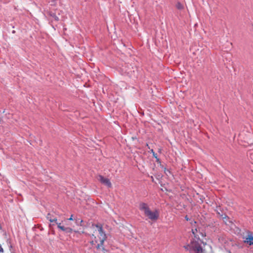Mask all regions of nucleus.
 Listing matches in <instances>:
<instances>
[{
	"label": "nucleus",
	"instance_id": "1",
	"mask_svg": "<svg viewBox=\"0 0 253 253\" xmlns=\"http://www.w3.org/2000/svg\"><path fill=\"white\" fill-rule=\"evenodd\" d=\"M194 238L191 240L190 243L184 246V249L190 253H204V247L206 245L201 239L198 234L197 228L192 229Z\"/></svg>",
	"mask_w": 253,
	"mask_h": 253
},
{
	"label": "nucleus",
	"instance_id": "2",
	"mask_svg": "<svg viewBox=\"0 0 253 253\" xmlns=\"http://www.w3.org/2000/svg\"><path fill=\"white\" fill-rule=\"evenodd\" d=\"M139 210L144 212L145 216L151 220L156 221L159 217V212L158 210L151 211L148 205L145 203H141L139 205Z\"/></svg>",
	"mask_w": 253,
	"mask_h": 253
},
{
	"label": "nucleus",
	"instance_id": "3",
	"mask_svg": "<svg viewBox=\"0 0 253 253\" xmlns=\"http://www.w3.org/2000/svg\"><path fill=\"white\" fill-rule=\"evenodd\" d=\"M46 218L51 223H55L57 225V227L60 230L62 231L65 232L66 233H71L73 232V229L70 227H66L64 226L61 225V223H58L57 222V218L55 217L53 215H52L50 213H48L46 216ZM54 223L52 224V225H54ZM51 224L50 225L51 226Z\"/></svg>",
	"mask_w": 253,
	"mask_h": 253
},
{
	"label": "nucleus",
	"instance_id": "4",
	"mask_svg": "<svg viewBox=\"0 0 253 253\" xmlns=\"http://www.w3.org/2000/svg\"><path fill=\"white\" fill-rule=\"evenodd\" d=\"M92 226H94L97 228L98 232L99 234V238L100 240H101V244H104V241L107 239V236L105 233V232L103 229V226L102 224H93Z\"/></svg>",
	"mask_w": 253,
	"mask_h": 253
},
{
	"label": "nucleus",
	"instance_id": "5",
	"mask_svg": "<svg viewBox=\"0 0 253 253\" xmlns=\"http://www.w3.org/2000/svg\"><path fill=\"white\" fill-rule=\"evenodd\" d=\"M98 180L103 184L106 185L107 187L110 188L112 186L111 182L110 180L103 176L99 175L98 176Z\"/></svg>",
	"mask_w": 253,
	"mask_h": 253
},
{
	"label": "nucleus",
	"instance_id": "6",
	"mask_svg": "<svg viewBox=\"0 0 253 253\" xmlns=\"http://www.w3.org/2000/svg\"><path fill=\"white\" fill-rule=\"evenodd\" d=\"M245 242L247 243L250 245H253V236H252L251 235H249L246 238Z\"/></svg>",
	"mask_w": 253,
	"mask_h": 253
},
{
	"label": "nucleus",
	"instance_id": "7",
	"mask_svg": "<svg viewBox=\"0 0 253 253\" xmlns=\"http://www.w3.org/2000/svg\"><path fill=\"white\" fill-rule=\"evenodd\" d=\"M198 230V234L199 235V239H200V237L204 238L206 236V233L204 232H201L200 230V229H197Z\"/></svg>",
	"mask_w": 253,
	"mask_h": 253
},
{
	"label": "nucleus",
	"instance_id": "8",
	"mask_svg": "<svg viewBox=\"0 0 253 253\" xmlns=\"http://www.w3.org/2000/svg\"><path fill=\"white\" fill-rule=\"evenodd\" d=\"M176 7L178 9H182L183 8V5L180 2H177L176 3Z\"/></svg>",
	"mask_w": 253,
	"mask_h": 253
},
{
	"label": "nucleus",
	"instance_id": "9",
	"mask_svg": "<svg viewBox=\"0 0 253 253\" xmlns=\"http://www.w3.org/2000/svg\"><path fill=\"white\" fill-rule=\"evenodd\" d=\"M83 220H80V219H78L76 220V223L77 225L82 226V223L83 222Z\"/></svg>",
	"mask_w": 253,
	"mask_h": 253
},
{
	"label": "nucleus",
	"instance_id": "10",
	"mask_svg": "<svg viewBox=\"0 0 253 253\" xmlns=\"http://www.w3.org/2000/svg\"><path fill=\"white\" fill-rule=\"evenodd\" d=\"M164 172L167 176H169V174H171L170 171L169 169H167L166 168H165L164 169Z\"/></svg>",
	"mask_w": 253,
	"mask_h": 253
},
{
	"label": "nucleus",
	"instance_id": "11",
	"mask_svg": "<svg viewBox=\"0 0 253 253\" xmlns=\"http://www.w3.org/2000/svg\"><path fill=\"white\" fill-rule=\"evenodd\" d=\"M104 244H101V240H100V243L97 245V248L98 249H101V247H103Z\"/></svg>",
	"mask_w": 253,
	"mask_h": 253
},
{
	"label": "nucleus",
	"instance_id": "12",
	"mask_svg": "<svg viewBox=\"0 0 253 253\" xmlns=\"http://www.w3.org/2000/svg\"><path fill=\"white\" fill-rule=\"evenodd\" d=\"M152 151L153 152V155L154 157H155L157 161H158L159 159L157 158V154L156 153H155V152L153 151V150H152Z\"/></svg>",
	"mask_w": 253,
	"mask_h": 253
},
{
	"label": "nucleus",
	"instance_id": "13",
	"mask_svg": "<svg viewBox=\"0 0 253 253\" xmlns=\"http://www.w3.org/2000/svg\"><path fill=\"white\" fill-rule=\"evenodd\" d=\"M250 159L252 161V163L253 164V152L250 154Z\"/></svg>",
	"mask_w": 253,
	"mask_h": 253
},
{
	"label": "nucleus",
	"instance_id": "14",
	"mask_svg": "<svg viewBox=\"0 0 253 253\" xmlns=\"http://www.w3.org/2000/svg\"><path fill=\"white\" fill-rule=\"evenodd\" d=\"M73 215H71L70 217L68 219V220H73Z\"/></svg>",
	"mask_w": 253,
	"mask_h": 253
},
{
	"label": "nucleus",
	"instance_id": "15",
	"mask_svg": "<svg viewBox=\"0 0 253 253\" xmlns=\"http://www.w3.org/2000/svg\"><path fill=\"white\" fill-rule=\"evenodd\" d=\"M0 253H3V248L1 247L0 245Z\"/></svg>",
	"mask_w": 253,
	"mask_h": 253
},
{
	"label": "nucleus",
	"instance_id": "16",
	"mask_svg": "<svg viewBox=\"0 0 253 253\" xmlns=\"http://www.w3.org/2000/svg\"><path fill=\"white\" fill-rule=\"evenodd\" d=\"M185 218L187 221L189 220V218H188V217L187 215L185 217Z\"/></svg>",
	"mask_w": 253,
	"mask_h": 253
},
{
	"label": "nucleus",
	"instance_id": "17",
	"mask_svg": "<svg viewBox=\"0 0 253 253\" xmlns=\"http://www.w3.org/2000/svg\"><path fill=\"white\" fill-rule=\"evenodd\" d=\"M55 19L56 21H58V20H59V18H58V17L55 16Z\"/></svg>",
	"mask_w": 253,
	"mask_h": 253
},
{
	"label": "nucleus",
	"instance_id": "18",
	"mask_svg": "<svg viewBox=\"0 0 253 253\" xmlns=\"http://www.w3.org/2000/svg\"><path fill=\"white\" fill-rule=\"evenodd\" d=\"M151 178L152 181H154V178L152 176L151 177Z\"/></svg>",
	"mask_w": 253,
	"mask_h": 253
},
{
	"label": "nucleus",
	"instance_id": "19",
	"mask_svg": "<svg viewBox=\"0 0 253 253\" xmlns=\"http://www.w3.org/2000/svg\"><path fill=\"white\" fill-rule=\"evenodd\" d=\"M222 217H223V218H226V216L225 215L224 216H223Z\"/></svg>",
	"mask_w": 253,
	"mask_h": 253
}]
</instances>
